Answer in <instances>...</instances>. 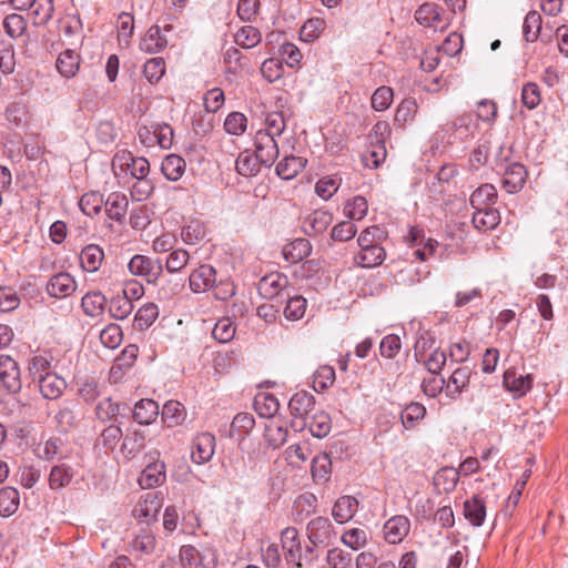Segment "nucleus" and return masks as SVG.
Masks as SVG:
<instances>
[{
	"instance_id": "nucleus-1",
	"label": "nucleus",
	"mask_w": 568,
	"mask_h": 568,
	"mask_svg": "<svg viewBox=\"0 0 568 568\" xmlns=\"http://www.w3.org/2000/svg\"><path fill=\"white\" fill-rule=\"evenodd\" d=\"M314 406L315 397L306 390H300L291 397L288 409L293 417L291 426L295 430L301 432L306 427V417L314 409Z\"/></svg>"
},
{
	"instance_id": "nucleus-2",
	"label": "nucleus",
	"mask_w": 568,
	"mask_h": 568,
	"mask_svg": "<svg viewBox=\"0 0 568 568\" xmlns=\"http://www.w3.org/2000/svg\"><path fill=\"white\" fill-rule=\"evenodd\" d=\"M128 268L133 276L143 277L149 284H155L163 273L160 258H151L142 254L132 256Z\"/></svg>"
},
{
	"instance_id": "nucleus-3",
	"label": "nucleus",
	"mask_w": 568,
	"mask_h": 568,
	"mask_svg": "<svg viewBox=\"0 0 568 568\" xmlns=\"http://www.w3.org/2000/svg\"><path fill=\"white\" fill-rule=\"evenodd\" d=\"M0 382L9 393L17 394L21 390L19 365L9 355H0Z\"/></svg>"
},
{
	"instance_id": "nucleus-4",
	"label": "nucleus",
	"mask_w": 568,
	"mask_h": 568,
	"mask_svg": "<svg viewBox=\"0 0 568 568\" xmlns=\"http://www.w3.org/2000/svg\"><path fill=\"white\" fill-rule=\"evenodd\" d=\"M307 538L313 546H327L334 538V528L327 517H316L306 527Z\"/></svg>"
},
{
	"instance_id": "nucleus-5",
	"label": "nucleus",
	"mask_w": 568,
	"mask_h": 568,
	"mask_svg": "<svg viewBox=\"0 0 568 568\" xmlns=\"http://www.w3.org/2000/svg\"><path fill=\"white\" fill-rule=\"evenodd\" d=\"M215 452V436L209 432L199 434L192 443L191 459L203 465L210 462Z\"/></svg>"
},
{
	"instance_id": "nucleus-6",
	"label": "nucleus",
	"mask_w": 568,
	"mask_h": 568,
	"mask_svg": "<svg viewBox=\"0 0 568 568\" xmlns=\"http://www.w3.org/2000/svg\"><path fill=\"white\" fill-rule=\"evenodd\" d=\"M278 145L275 139L268 133H256L255 154L260 162L270 168L278 156Z\"/></svg>"
},
{
	"instance_id": "nucleus-7",
	"label": "nucleus",
	"mask_w": 568,
	"mask_h": 568,
	"mask_svg": "<svg viewBox=\"0 0 568 568\" xmlns=\"http://www.w3.org/2000/svg\"><path fill=\"white\" fill-rule=\"evenodd\" d=\"M45 288L51 297L65 298L75 292L77 282L69 273L61 272L50 277Z\"/></svg>"
},
{
	"instance_id": "nucleus-8",
	"label": "nucleus",
	"mask_w": 568,
	"mask_h": 568,
	"mask_svg": "<svg viewBox=\"0 0 568 568\" xmlns=\"http://www.w3.org/2000/svg\"><path fill=\"white\" fill-rule=\"evenodd\" d=\"M410 529V521L406 516L397 515L389 518L383 527L385 540L396 545L404 540Z\"/></svg>"
},
{
	"instance_id": "nucleus-9",
	"label": "nucleus",
	"mask_w": 568,
	"mask_h": 568,
	"mask_svg": "<svg viewBox=\"0 0 568 568\" xmlns=\"http://www.w3.org/2000/svg\"><path fill=\"white\" fill-rule=\"evenodd\" d=\"M2 28L11 40H22L23 47L30 42L28 23L23 16L18 13L7 14L2 20Z\"/></svg>"
},
{
	"instance_id": "nucleus-10",
	"label": "nucleus",
	"mask_w": 568,
	"mask_h": 568,
	"mask_svg": "<svg viewBox=\"0 0 568 568\" xmlns=\"http://www.w3.org/2000/svg\"><path fill=\"white\" fill-rule=\"evenodd\" d=\"M216 281V272L213 266L209 264L200 265L195 268L189 277L190 288L194 293L206 292L212 288Z\"/></svg>"
},
{
	"instance_id": "nucleus-11",
	"label": "nucleus",
	"mask_w": 568,
	"mask_h": 568,
	"mask_svg": "<svg viewBox=\"0 0 568 568\" xmlns=\"http://www.w3.org/2000/svg\"><path fill=\"white\" fill-rule=\"evenodd\" d=\"M527 179L526 168L518 162L508 164L504 170L503 187L509 193L519 192Z\"/></svg>"
},
{
	"instance_id": "nucleus-12",
	"label": "nucleus",
	"mask_w": 568,
	"mask_h": 568,
	"mask_svg": "<svg viewBox=\"0 0 568 568\" xmlns=\"http://www.w3.org/2000/svg\"><path fill=\"white\" fill-rule=\"evenodd\" d=\"M282 548L286 560L302 567V548L298 540V531L294 527H286L281 534Z\"/></svg>"
},
{
	"instance_id": "nucleus-13",
	"label": "nucleus",
	"mask_w": 568,
	"mask_h": 568,
	"mask_svg": "<svg viewBox=\"0 0 568 568\" xmlns=\"http://www.w3.org/2000/svg\"><path fill=\"white\" fill-rule=\"evenodd\" d=\"M39 390L45 399H58L67 388V382L55 373L43 375L38 382Z\"/></svg>"
},
{
	"instance_id": "nucleus-14",
	"label": "nucleus",
	"mask_w": 568,
	"mask_h": 568,
	"mask_svg": "<svg viewBox=\"0 0 568 568\" xmlns=\"http://www.w3.org/2000/svg\"><path fill=\"white\" fill-rule=\"evenodd\" d=\"M471 371L468 367L456 368L446 381L445 393L452 399L457 398L469 385Z\"/></svg>"
},
{
	"instance_id": "nucleus-15",
	"label": "nucleus",
	"mask_w": 568,
	"mask_h": 568,
	"mask_svg": "<svg viewBox=\"0 0 568 568\" xmlns=\"http://www.w3.org/2000/svg\"><path fill=\"white\" fill-rule=\"evenodd\" d=\"M358 510V500L349 495L341 496L333 505L332 516L338 524L349 521Z\"/></svg>"
},
{
	"instance_id": "nucleus-16",
	"label": "nucleus",
	"mask_w": 568,
	"mask_h": 568,
	"mask_svg": "<svg viewBox=\"0 0 568 568\" xmlns=\"http://www.w3.org/2000/svg\"><path fill=\"white\" fill-rule=\"evenodd\" d=\"M105 213L109 219L116 222H123L129 206V201L125 194L120 192H112L104 201Z\"/></svg>"
},
{
	"instance_id": "nucleus-17",
	"label": "nucleus",
	"mask_w": 568,
	"mask_h": 568,
	"mask_svg": "<svg viewBox=\"0 0 568 568\" xmlns=\"http://www.w3.org/2000/svg\"><path fill=\"white\" fill-rule=\"evenodd\" d=\"M532 376L530 374L517 376L514 371L504 373V385L514 394V397H523L532 387Z\"/></svg>"
},
{
	"instance_id": "nucleus-18",
	"label": "nucleus",
	"mask_w": 568,
	"mask_h": 568,
	"mask_svg": "<svg viewBox=\"0 0 568 568\" xmlns=\"http://www.w3.org/2000/svg\"><path fill=\"white\" fill-rule=\"evenodd\" d=\"M332 222L333 216L329 212L316 210L305 217L303 229L307 235L321 234Z\"/></svg>"
},
{
	"instance_id": "nucleus-19",
	"label": "nucleus",
	"mask_w": 568,
	"mask_h": 568,
	"mask_svg": "<svg viewBox=\"0 0 568 568\" xmlns=\"http://www.w3.org/2000/svg\"><path fill=\"white\" fill-rule=\"evenodd\" d=\"M55 68L65 79L75 77L80 68V55L71 49L62 51L57 59Z\"/></svg>"
},
{
	"instance_id": "nucleus-20",
	"label": "nucleus",
	"mask_w": 568,
	"mask_h": 568,
	"mask_svg": "<svg viewBox=\"0 0 568 568\" xmlns=\"http://www.w3.org/2000/svg\"><path fill=\"white\" fill-rule=\"evenodd\" d=\"M312 245L306 239H296L283 246L282 254L286 262L295 264L307 257Z\"/></svg>"
},
{
	"instance_id": "nucleus-21",
	"label": "nucleus",
	"mask_w": 568,
	"mask_h": 568,
	"mask_svg": "<svg viewBox=\"0 0 568 568\" xmlns=\"http://www.w3.org/2000/svg\"><path fill=\"white\" fill-rule=\"evenodd\" d=\"M165 480V465L162 462L149 464L139 477V484L142 488H152L161 485Z\"/></svg>"
},
{
	"instance_id": "nucleus-22",
	"label": "nucleus",
	"mask_w": 568,
	"mask_h": 568,
	"mask_svg": "<svg viewBox=\"0 0 568 568\" xmlns=\"http://www.w3.org/2000/svg\"><path fill=\"white\" fill-rule=\"evenodd\" d=\"M287 277L281 273H271L262 277L258 292L265 298H273L286 286Z\"/></svg>"
},
{
	"instance_id": "nucleus-23",
	"label": "nucleus",
	"mask_w": 568,
	"mask_h": 568,
	"mask_svg": "<svg viewBox=\"0 0 568 568\" xmlns=\"http://www.w3.org/2000/svg\"><path fill=\"white\" fill-rule=\"evenodd\" d=\"M158 415L159 404L153 399H140L134 406L133 418L140 425L152 424L156 419Z\"/></svg>"
},
{
	"instance_id": "nucleus-24",
	"label": "nucleus",
	"mask_w": 568,
	"mask_h": 568,
	"mask_svg": "<svg viewBox=\"0 0 568 568\" xmlns=\"http://www.w3.org/2000/svg\"><path fill=\"white\" fill-rule=\"evenodd\" d=\"M161 417L168 427L180 426L186 418V409L182 403L170 399L163 405Z\"/></svg>"
},
{
	"instance_id": "nucleus-25",
	"label": "nucleus",
	"mask_w": 568,
	"mask_h": 568,
	"mask_svg": "<svg viewBox=\"0 0 568 568\" xmlns=\"http://www.w3.org/2000/svg\"><path fill=\"white\" fill-rule=\"evenodd\" d=\"M104 260L103 250L97 244H89L80 253V262L83 270L93 273L97 272Z\"/></svg>"
},
{
	"instance_id": "nucleus-26",
	"label": "nucleus",
	"mask_w": 568,
	"mask_h": 568,
	"mask_svg": "<svg viewBox=\"0 0 568 568\" xmlns=\"http://www.w3.org/2000/svg\"><path fill=\"white\" fill-rule=\"evenodd\" d=\"M474 210L471 222L476 229L484 231L493 230L499 224V212L491 206Z\"/></svg>"
},
{
	"instance_id": "nucleus-27",
	"label": "nucleus",
	"mask_w": 568,
	"mask_h": 568,
	"mask_svg": "<svg viewBox=\"0 0 568 568\" xmlns=\"http://www.w3.org/2000/svg\"><path fill=\"white\" fill-rule=\"evenodd\" d=\"M306 162V159L300 156H285L277 163L276 174L283 180H292L305 168Z\"/></svg>"
},
{
	"instance_id": "nucleus-28",
	"label": "nucleus",
	"mask_w": 568,
	"mask_h": 568,
	"mask_svg": "<svg viewBox=\"0 0 568 568\" xmlns=\"http://www.w3.org/2000/svg\"><path fill=\"white\" fill-rule=\"evenodd\" d=\"M28 10H30L33 26H45L54 12L53 0H36Z\"/></svg>"
},
{
	"instance_id": "nucleus-29",
	"label": "nucleus",
	"mask_w": 568,
	"mask_h": 568,
	"mask_svg": "<svg viewBox=\"0 0 568 568\" xmlns=\"http://www.w3.org/2000/svg\"><path fill=\"white\" fill-rule=\"evenodd\" d=\"M497 200V190L493 184H483L470 195L469 202L473 209L490 206Z\"/></svg>"
},
{
	"instance_id": "nucleus-30",
	"label": "nucleus",
	"mask_w": 568,
	"mask_h": 568,
	"mask_svg": "<svg viewBox=\"0 0 568 568\" xmlns=\"http://www.w3.org/2000/svg\"><path fill=\"white\" fill-rule=\"evenodd\" d=\"M465 518L474 526L483 525L486 517V506L483 499L473 497L464 503Z\"/></svg>"
},
{
	"instance_id": "nucleus-31",
	"label": "nucleus",
	"mask_w": 568,
	"mask_h": 568,
	"mask_svg": "<svg viewBox=\"0 0 568 568\" xmlns=\"http://www.w3.org/2000/svg\"><path fill=\"white\" fill-rule=\"evenodd\" d=\"M426 415V407L417 402L407 404L400 412V422L405 429L414 428Z\"/></svg>"
},
{
	"instance_id": "nucleus-32",
	"label": "nucleus",
	"mask_w": 568,
	"mask_h": 568,
	"mask_svg": "<svg viewBox=\"0 0 568 568\" xmlns=\"http://www.w3.org/2000/svg\"><path fill=\"white\" fill-rule=\"evenodd\" d=\"M106 298L101 292H89L81 300V306L85 315L98 317L104 312Z\"/></svg>"
},
{
	"instance_id": "nucleus-33",
	"label": "nucleus",
	"mask_w": 568,
	"mask_h": 568,
	"mask_svg": "<svg viewBox=\"0 0 568 568\" xmlns=\"http://www.w3.org/2000/svg\"><path fill=\"white\" fill-rule=\"evenodd\" d=\"M415 18L420 24L433 28H438L444 21L439 7L434 3L422 4L417 9Z\"/></svg>"
},
{
	"instance_id": "nucleus-34",
	"label": "nucleus",
	"mask_w": 568,
	"mask_h": 568,
	"mask_svg": "<svg viewBox=\"0 0 568 568\" xmlns=\"http://www.w3.org/2000/svg\"><path fill=\"white\" fill-rule=\"evenodd\" d=\"M385 255V250L379 245L361 248L355 256V263L362 267H375L383 263Z\"/></svg>"
},
{
	"instance_id": "nucleus-35",
	"label": "nucleus",
	"mask_w": 568,
	"mask_h": 568,
	"mask_svg": "<svg viewBox=\"0 0 568 568\" xmlns=\"http://www.w3.org/2000/svg\"><path fill=\"white\" fill-rule=\"evenodd\" d=\"M145 446V434L142 430H134L124 436L121 452L128 459L134 458Z\"/></svg>"
},
{
	"instance_id": "nucleus-36",
	"label": "nucleus",
	"mask_w": 568,
	"mask_h": 568,
	"mask_svg": "<svg viewBox=\"0 0 568 568\" xmlns=\"http://www.w3.org/2000/svg\"><path fill=\"white\" fill-rule=\"evenodd\" d=\"M261 165L263 164L257 159V155L248 151L241 152L235 160V169L243 176L256 175L260 172Z\"/></svg>"
},
{
	"instance_id": "nucleus-37",
	"label": "nucleus",
	"mask_w": 568,
	"mask_h": 568,
	"mask_svg": "<svg viewBox=\"0 0 568 568\" xmlns=\"http://www.w3.org/2000/svg\"><path fill=\"white\" fill-rule=\"evenodd\" d=\"M161 171L168 180L178 181L185 171V161L176 154L166 155L162 161Z\"/></svg>"
},
{
	"instance_id": "nucleus-38",
	"label": "nucleus",
	"mask_w": 568,
	"mask_h": 568,
	"mask_svg": "<svg viewBox=\"0 0 568 568\" xmlns=\"http://www.w3.org/2000/svg\"><path fill=\"white\" fill-rule=\"evenodd\" d=\"M19 491L13 487H3L0 489V516L9 517L13 515L19 507Z\"/></svg>"
},
{
	"instance_id": "nucleus-39",
	"label": "nucleus",
	"mask_w": 568,
	"mask_h": 568,
	"mask_svg": "<svg viewBox=\"0 0 568 568\" xmlns=\"http://www.w3.org/2000/svg\"><path fill=\"white\" fill-rule=\"evenodd\" d=\"M159 316V307L154 303L142 305L134 316L133 326L139 331L149 328Z\"/></svg>"
},
{
	"instance_id": "nucleus-40",
	"label": "nucleus",
	"mask_w": 568,
	"mask_h": 568,
	"mask_svg": "<svg viewBox=\"0 0 568 568\" xmlns=\"http://www.w3.org/2000/svg\"><path fill=\"white\" fill-rule=\"evenodd\" d=\"M133 311V303L121 293L113 296L109 303V313L114 320H125Z\"/></svg>"
},
{
	"instance_id": "nucleus-41",
	"label": "nucleus",
	"mask_w": 568,
	"mask_h": 568,
	"mask_svg": "<svg viewBox=\"0 0 568 568\" xmlns=\"http://www.w3.org/2000/svg\"><path fill=\"white\" fill-rule=\"evenodd\" d=\"M16 52L13 43L9 40H0V71L8 75L16 69Z\"/></svg>"
},
{
	"instance_id": "nucleus-42",
	"label": "nucleus",
	"mask_w": 568,
	"mask_h": 568,
	"mask_svg": "<svg viewBox=\"0 0 568 568\" xmlns=\"http://www.w3.org/2000/svg\"><path fill=\"white\" fill-rule=\"evenodd\" d=\"M74 476L73 469L65 465L52 467L49 476V485L52 489H60L68 486Z\"/></svg>"
},
{
	"instance_id": "nucleus-43",
	"label": "nucleus",
	"mask_w": 568,
	"mask_h": 568,
	"mask_svg": "<svg viewBox=\"0 0 568 568\" xmlns=\"http://www.w3.org/2000/svg\"><path fill=\"white\" fill-rule=\"evenodd\" d=\"M254 406L261 417L271 418L277 413L280 403L273 394H263L255 397Z\"/></svg>"
},
{
	"instance_id": "nucleus-44",
	"label": "nucleus",
	"mask_w": 568,
	"mask_h": 568,
	"mask_svg": "<svg viewBox=\"0 0 568 568\" xmlns=\"http://www.w3.org/2000/svg\"><path fill=\"white\" fill-rule=\"evenodd\" d=\"M306 426L314 437L324 438L332 428L331 417L324 412H318L312 416L311 422Z\"/></svg>"
},
{
	"instance_id": "nucleus-45",
	"label": "nucleus",
	"mask_w": 568,
	"mask_h": 568,
	"mask_svg": "<svg viewBox=\"0 0 568 568\" xmlns=\"http://www.w3.org/2000/svg\"><path fill=\"white\" fill-rule=\"evenodd\" d=\"M541 16L535 11H529L523 23V34L528 42H534L538 39L541 29Z\"/></svg>"
},
{
	"instance_id": "nucleus-46",
	"label": "nucleus",
	"mask_w": 568,
	"mask_h": 568,
	"mask_svg": "<svg viewBox=\"0 0 568 568\" xmlns=\"http://www.w3.org/2000/svg\"><path fill=\"white\" fill-rule=\"evenodd\" d=\"M103 195L99 192L85 193L81 196L79 202L81 211L88 216H94L99 214L103 207Z\"/></svg>"
},
{
	"instance_id": "nucleus-47",
	"label": "nucleus",
	"mask_w": 568,
	"mask_h": 568,
	"mask_svg": "<svg viewBox=\"0 0 568 568\" xmlns=\"http://www.w3.org/2000/svg\"><path fill=\"white\" fill-rule=\"evenodd\" d=\"M255 425V419L252 414L239 413L235 415L231 423L230 437H243L247 434Z\"/></svg>"
},
{
	"instance_id": "nucleus-48",
	"label": "nucleus",
	"mask_w": 568,
	"mask_h": 568,
	"mask_svg": "<svg viewBox=\"0 0 568 568\" xmlns=\"http://www.w3.org/2000/svg\"><path fill=\"white\" fill-rule=\"evenodd\" d=\"M166 44V39L161 34V29L159 26H152L142 43H141V48L142 50L146 51V52H158L160 51L161 49H163Z\"/></svg>"
},
{
	"instance_id": "nucleus-49",
	"label": "nucleus",
	"mask_w": 568,
	"mask_h": 568,
	"mask_svg": "<svg viewBox=\"0 0 568 568\" xmlns=\"http://www.w3.org/2000/svg\"><path fill=\"white\" fill-rule=\"evenodd\" d=\"M367 210L366 199L357 195L346 202L344 213L353 222L362 220L367 214Z\"/></svg>"
},
{
	"instance_id": "nucleus-50",
	"label": "nucleus",
	"mask_w": 568,
	"mask_h": 568,
	"mask_svg": "<svg viewBox=\"0 0 568 568\" xmlns=\"http://www.w3.org/2000/svg\"><path fill=\"white\" fill-rule=\"evenodd\" d=\"M261 41V32L253 26L242 27L235 33V42L244 49L255 47Z\"/></svg>"
},
{
	"instance_id": "nucleus-51",
	"label": "nucleus",
	"mask_w": 568,
	"mask_h": 568,
	"mask_svg": "<svg viewBox=\"0 0 568 568\" xmlns=\"http://www.w3.org/2000/svg\"><path fill=\"white\" fill-rule=\"evenodd\" d=\"M521 103L528 110L536 109L541 102L540 89L535 82H527L521 88Z\"/></svg>"
},
{
	"instance_id": "nucleus-52",
	"label": "nucleus",
	"mask_w": 568,
	"mask_h": 568,
	"mask_svg": "<svg viewBox=\"0 0 568 568\" xmlns=\"http://www.w3.org/2000/svg\"><path fill=\"white\" fill-rule=\"evenodd\" d=\"M332 470V462L327 454H321L313 458L311 473L315 480H327Z\"/></svg>"
},
{
	"instance_id": "nucleus-53",
	"label": "nucleus",
	"mask_w": 568,
	"mask_h": 568,
	"mask_svg": "<svg viewBox=\"0 0 568 568\" xmlns=\"http://www.w3.org/2000/svg\"><path fill=\"white\" fill-rule=\"evenodd\" d=\"M307 302L303 296L290 297L284 308V316L290 321L301 320L306 311Z\"/></svg>"
},
{
	"instance_id": "nucleus-54",
	"label": "nucleus",
	"mask_w": 568,
	"mask_h": 568,
	"mask_svg": "<svg viewBox=\"0 0 568 568\" xmlns=\"http://www.w3.org/2000/svg\"><path fill=\"white\" fill-rule=\"evenodd\" d=\"M324 28L325 21L322 18H311L301 28V39L305 42H312L320 37Z\"/></svg>"
},
{
	"instance_id": "nucleus-55",
	"label": "nucleus",
	"mask_w": 568,
	"mask_h": 568,
	"mask_svg": "<svg viewBox=\"0 0 568 568\" xmlns=\"http://www.w3.org/2000/svg\"><path fill=\"white\" fill-rule=\"evenodd\" d=\"M123 338L122 329L118 324H109L100 333L101 343L110 348H116Z\"/></svg>"
},
{
	"instance_id": "nucleus-56",
	"label": "nucleus",
	"mask_w": 568,
	"mask_h": 568,
	"mask_svg": "<svg viewBox=\"0 0 568 568\" xmlns=\"http://www.w3.org/2000/svg\"><path fill=\"white\" fill-rule=\"evenodd\" d=\"M393 90L389 87L382 85L375 90L372 95V108L376 111H385L393 102Z\"/></svg>"
},
{
	"instance_id": "nucleus-57",
	"label": "nucleus",
	"mask_w": 568,
	"mask_h": 568,
	"mask_svg": "<svg viewBox=\"0 0 568 568\" xmlns=\"http://www.w3.org/2000/svg\"><path fill=\"white\" fill-rule=\"evenodd\" d=\"M190 260V254L183 248L172 251L165 262V268L169 273H176L184 268Z\"/></svg>"
},
{
	"instance_id": "nucleus-58",
	"label": "nucleus",
	"mask_w": 568,
	"mask_h": 568,
	"mask_svg": "<svg viewBox=\"0 0 568 568\" xmlns=\"http://www.w3.org/2000/svg\"><path fill=\"white\" fill-rule=\"evenodd\" d=\"M213 337L220 343L230 342L235 335V327L229 317L221 318L212 329Z\"/></svg>"
},
{
	"instance_id": "nucleus-59",
	"label": "nucleus",
	"mask_w": 568,
	"mask_h": 568,
	"mask_svg": "<svg viewBox=\"0 0 568 568\" xmlns=\"http://www.w3.org/2000/svg\"><path fill=\"white\" fill-rule=\"evenodd\" d=\"M246 126L247 119L241 112L230 113L224 121L225 131L232 135L243 134L246 130Z\"/></svg>"
},
{
	"instance_id": "nucleus-60",
	"label": "nucleus",
	"mask_w": 568,
	"mask_h": 568,
	"mask_svg": "<svg viewBox=\"0 0 568 568\" xmlns=\"http://www.w3.org/2000/svg\"><path fill=\"white\" fill-rule=\"evenodd\" d=\"M417 112V103L415 99H404L397 106L395 113V122L399 124H406L412 121Z\"/></svg>"
},
{
	"instance_id": "nucleus-61",
	"label": "nucleus",
	"mask_w": 568,
	"mask_h": 568,
	"mask_svg": "<svg viewBox=\"0 0 568 568\" xmlns=\"http://www.w3.org/2000/svg\"><path fill=\"white\" fill-rule=\"evenodd\" d=\"M50 367L51 362L47 357L41 355L33 356L29 361L28 365V369L33 378V382H38L43 375H50Z\"/></svg>"
},
{
	"instance_id": "nucleus-62",
	"label": "nucleus",
	"mask_w": 568,
	"mask_h": 568,
	"mask_svg": "<svg viewBox=\"0 0 568 568\" xmlns=\"http://www.w3.org/2000/svg\"><path fill=\"white\" fill-rule=\"evenodd\" d=\"M342 541L345 546L357 550L366 545L367 532L361 528H352L343 534Z\"/></svg>"
},
{
	"instance_id": "nucleus-63",
	"label": "nucleus",
	"mask_w": 568,
	"mask_h": 568,
	"mask_svg": "<svg viewBox=\"0 0 568 568\" xmlns=\"http://www.w3.org/2000/svg\"><path fill=\"white\" fill-rule=\"evenodd\" d=\"M165 72V63L160 58H152L144 64L143 73L150 83H156Z\"/></svg>"
},
{
	"instance_id": "nucleus-64",
	"label": "nucleus",
	"mask_w": 568,
	"mask_h": 568,
	"mask_svg": "<svg viewBox=\"0 0 568 568\" xmlns=\"http://www.w3.org/2000/svg\"><path fill=\"white\" fill-rule=\"evenodd\" d=\"M326 561L331 568H351L352 556L338 548H333L327 551Z\"/></svg>"
}]
</instances>
